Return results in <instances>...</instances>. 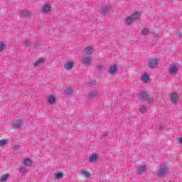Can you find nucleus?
Masks as SVG:
<instances>
[{
    "label": "nucleus",
    "mask_w": 182,
    "mask_h": 182,
    "mask_svg": "<svg viewBox=\"0 0 182 182\" xmlns=\"http://www.w3.org/2000/svg\"><path fill=\"white\" fill-rule=\"evenodd\" d=\"M4 46H5V44L0 42V52H2V50H4Z\"/></svg>",
    "instance_id": "2f4dec72"
},
{
    "label": "nucleus",
    "mask_w": 182,
    "mask_h": 182,
    "mask_svg": "<svg viewBox=\"0 0 182 182\" xmlns=\"http://www.w3.org/2000/svg\"><path fill=\"white\" fill-rule=\"evenodd\" d=\"M98 157H99V154H95L91 156H90V161H91L92 163H95V161L97 160Z\"/></svg>",
    "instance_id": "dca6fc26"
},
{
    "label": "nucleus",
    "mask_w": 182,
    "mask_h": 182,
    "mask_svg": "<svg viewBox=\"0 0 182 182\" xmlns=\"http://www.w3.org/2000/svg\"><path fill=\"white\" fill-rule=\"evenodd\" d=\"M19 172L21 173L22 174H25V173H26V171H28V169H26V168L25 167H21L18 169Z\"/></svg>",
    "instance_id": "a878e982"
},
{
    "label": "nucleus",
    "mask_w": 182,
    "mask_h": 182,
    "mask_svg": "<svg viewBox=\"0 0 182 182\" xmlns=\"http://www.w3.org/2000/svg\"><path fill=\"white\" fill-rule=\"evenodd\" d=\"M81 174H82V176H84V177H90V173L89 172H87V171H86V169H82L81 171Z\"/></svg>",
    "instance_id": "6ab92c4d"
},
{
    "label": "nucleus",
    "mask_w": 182,
    "mask_h": 182,
    "mask_svg": "<svg viewBox=\"0 0 182 182\" xmlns=\"http://www.w3.org/2000/svg\"><path fill=\"white\" fill-rule=\"evenodd\" d=\"M117 71V67L116 65H113L110 67V68L108 70L109 75H114Z\"/></svg>",
    "instance_id": "9b49d317"
},
{
    "label": "nucleus",
    "mask_w": 182,
    "mask_h": 182,
    "mask_svg": "<svg viewBox=\"0 0 182 182\" xmlns=\"http://www.w3.org/2000/svg\"><path fill=\"white\" fill-rule=\"evenodd\" d=\"M110 9V6H107L102 9V14H107V11Z\"/></svg>",
    "instance_id": "bb28decb"
},
{
    "label": "nucleus",
    "mask_w": 182,
    "mask_h": 182,
    "mask_svg": "<svg viewBox=\"0 0 182 182\" xmlns=\"http://www.w3.org/2000/svg\"><path fill=\"white\" fill-rule=\"evenodd\" d=\"M82 63H84L85 65H87L92 62V57H87L84 58L81 60Z\"/></svg>",
    "instance_id": "f8f14e48"
},
{
    "label": "nucleus",
    "mask_w": 182,
    "mask_h": 182,
    "mask_svg": "<svg viewBox=\"0 0 182 182\" xmlns=\"http://www.w3.org/2000/svg\"><path fill=\"white\" fill-rule=\"evenodd\" d=\"M73 66H75L74 62H68L64 65V68L67 70H72V69H73Z\"/></svg>",
    "instance_id": "20e7f679"
},
{
    "label": "nucleus",
    "mask_w": 182,
    "mask_h": 182,
    "mask_svg": "<svg viewBox=\"0 0 182 182\" xmlns=\"http://www.w3.org/2000/svg\"><path fill=\"white\" fill-rule=\"evenodd\" d=\"M133 22H134V21L132 18L131 16H128L125 19V23L127 25H132V23H133Z\"/></svg>",
    "instance_id": "f3484780"
},
{
    "label": "nucleus",
    "mask_w": 182,
    "mask_h": 182,
    "mask_svg": "<svg viewBox=\"0 0 182 182\" xmlns=\"http://www.w3.org/2000/svg\"><path fill=\"white\" fill-rule=\"evenodd\" d=\"M140 16H141V13H140L139 11H136L132 14L131 17L133 19V21H137V19H139Z\"/></svg>",
    "instance_id": "1a4fd4ad"
},
{
    "label": "nucleus",
    "mask_w": 182,
    "mask_h": 182,
    "mask_svg": "<svg viewBox=\"0 0 182 182\" xmlns=\"http://www.w3.org/2000/svg\"><path fill=\"white\" fill-rule=\"evenodd\" d=\"M168 168L166 166H161L157 173L158 177H163V176L167 174Z\"/></svg>",
    "instance_id": "f03ea898"
},
{
    "label": "nucleus",
    "mask_w": 182,
    "mask_h": 182,
    "mask_svg": "<svg viewBox=\"0 0 182 182\" xmlns=\"http://www.w3.org/2000/svg\"><path fill=\"white\" fill-rule=\"evenodd\" d=\"M73 92L72 91V89L71 88H68L65 92V95H72Z\"/></svg>",
    "instance_id": "c85d7f7f"
},
{
    "label": "nucleus",
    "mask_w": 182,
    "mask_h": 182,
    "mask_svg": "<svg viewBox=\"0 0 182 182\" xmlns=\"http://www.w3.org/2000/svg\"><path fill=\"white\" fill-rule=\"evenodd\" d=\"M43 63H45V58H40L33 64L34 68H38V66H41V65H43Z\"/></svg>",
    "instance_id": "9d476101"
},
{
    "label": "nucleus",
    "mask_w": 182,
    "mask_h": 182,
    "mask_svg": "<svg viewBox=\"0 0 182 182\" xmlns=\"http://www.w3.org/2000/svg\"><path fill=\"white\" fill-rule=\"evenodd\" d=\"M177 100H178V95H177V93H172L171 95V101L172 102V103H177Z\"/></svg>",
    "instance_id": "0eeeda50"
},
{
    "label": "nucleus",
    "mask_w": 182,
    "mask_h": 182,
    "mask_svg": "<svg viewBox=\"0 0 182 182\" xmlns=\"http://www.w3.org/2000/svg\"><path fill=\"white\" fill-rule=\"evenodd\" d=\"M92 50H93V47L88 46L85 48V53H87V55H92Z\"/></svg>",
    "instance_id": "a211bd4d"
},
{
    "label": "nucleus",
    "mask_w": 182,
    "mask_h": 182,
    "mask_svg": "<svg viewBox=\"0 0 182 182\" xmlns=\"http://www.w3.org/2000/svg\"><path fill=\"white\" fill-rule=\"evenodd\" d=\"M140 100H153V98L147 92H144L141 95Z\"/></svg>",
    "instance_id": "39448f33"
},
{
    "label": "nucleus",
    "mask_w": 182,
    "mask_h": 182,
    "mask_svg": "<svg viewBox=\"0 0 182 182\" xmlns=\"http://www.w3.org/2000/svg\"><path fill=\"white\" fill-rule=\"evenodd\" d=\"M63 177V173H59V172H57L55 173V178L59 180V179L62 178Z\"/></svg>",
    "instance_id": "393cba45"
},
{
    "label": "nucleus",
    "mask_w": 182,
    "mask_h": 182,
    "mask_svg": "<svg viewBox=\"0 0 182 182\" xmlns=\"http://www.w3.org/2000/svg\"><path fill=\"white\" fill-rule=\"evenodd\" d=\"M17 147H18V146H16V145L14 146V148H15V149H16Z\"/></svg>",
    "instance_id": "72a5a7b5"
},
{
    "label": "nucleus",
    "mask_w": 182,
    "mask_h": 182,
    "mask_svg": "<svg viewBox=\"0 0 182 182\" xmlns=\"http://www.w3.org/2000/svg\"><path fill=\"white\" fill-rule=\"evenodd\" d=\"M55 100H56L55 96H50L47 98V102L49 103V105H53Z\"/></svg>",
    "instance_id": "2eb2a0df"
},
{
    "label": "nucleus",
    "mask_w": 182,
    "mask_h": 182,
    "mask_svg": "<svg viewBox=\"0 0 182 182\" xmlns=\"http://www.w3.org/2000/svg\"><path fill=\"white\" fill-rule=\"evenodd\" d=\"M178 70V67H177V65H173L169 67L168 73H170L171 75H173L176 73Z\"/></svg>",
    "instance_id": "423d86ee"
},
{
    "label": "nucleus",
    "mask_w": 182,
    "mask_h": 182,
    "mask_svg": "<svg viewBox=\"0 0 182 182\" xmlns=\"http://www.w3.org/2000/svg\"><path fill=\"white\" fill-rule=\"evenodd\" d=\"M158 65L159 60L156 58L151 59L148 62V68H149V69H154V68H157Z\"/></svg>",
    "instance_id": "f257e3e1"
},
{
    "label": "nucleus",
    "mask_w": 182,
    "mask_h": 182,
    "mask_svg": "<svg viewBox=\"0 0 182 182\" xmlns=\"http://www.w3.org/2000/svg\"><path fill=\"white\" fill-rule=\"evenodd\" d=\"M139 112L140 113H146L147 112V107L144 105H141L139 107Z\"/></svg>",
    "instance_id": "aec40b11"
},
{
    "label": "nucleus",
    "mask_w": 182,
    "mask_h": 182,
    "mask_svg": "<svg viewBox=\"0 0 182 182\" xmlns=\"http://www.w3.org/2000/svg\"><path fill=\"white\" fill-rule=\"evenodd\" d=\"M24 166H26V167H31L32 166V160H31V159H29V158H26L24 160Z\"/></svg>",
    "instance_id": "ddd939ff"
},
{
    "label": "nucleus",
    "mask_w": 182,
    "mask_h": 182,
    "mask_svg": "<svg viewBox=\"0 0 182 182\" xmlns=\"http://www.w3.org/2000/svg\"><path fill=\"white\" fill-rule=\"evenodd\" d=\"M149 32H150L149 28H143L141 33H142V35H147V33H149Z\"/></svg>",
    "instance_id": "cd10ccee"
},
{
    "label": "nucleus",
    "mask_w": 182,
    "mask_h": 182,
    "mask_svg": "<svg viewBox=\"0 0 182 182\" xmlns=\"http://www.w3.org/2000/svg\"><path fill=\"white\" fill-rule=\"evenodd\" d=\"M22 126H23V122L21 119H18L14 124V129L18 130V129H20Z\"/></svg>",
    "instance_id": "7ed1b4c3"
},
{
    "label": "nucleus",
    "mask_w": 182,
    "mask_h": 182,
    "mask_svg": "<svg viewBox=\"0 0 182 182\" xmlns=\"http://www.w3.org/2000/svg\"><path fill=\"white\" fill-rule=\"evenodd\" d=\"M23 16L28 18V16H31V12L26 10H24L22 13Z\"/></svg>",
    "instance_id": "5701e85b"
},
{
    "label": "nucleus",
    "mask_w": 182,
    "mask_h": 182,
    "mask_svg": "<svg viewBox=\"0 0 182 182\" xmlns=\"http://www.w3.org/2000/svg\"><path fill=\"white\" fill-rule=\"evenodd\" d=\"M99 95L97 91H92L88 94V99H93V97H96Z\"/></svg>",
    "instance_id": "4468645a"
},
{
    "label": "nucleus",
    "mask_w": 182,
    "mask_h": 182,
    "mask_svg": "<svg viewBox=\"0 0 182 182\" xmlns=\"http://www.w3.org/2000/svg\"><path fill=\"white\" fill-rule=\"evenodd\" d=\"M179 142L182 143V137L179 139Z\"/></svg>",
    "instance_id": "473e14b6"
},
{
    "label": "nucleus",
    "mask_w": 182,
    "mask_h": 182,
    "mask_svg": "<svg viewBox=\"0 0 182 182\" xmlns=\"http://www.w3.org/2000/svg\"><path fill=\"white\" fill-rule=\"evenodd\" d=\"M5 144H6V140L3 139L0 141V147L1 146H5Z\"/></svg>",
    "instance_id": "c756f323"
},
{
    "label": "nucleus",
    "mask_w": 182,
    "mask_h": 182,
    "mask_svg": "<svg viewBox=\"0 0 182 182\" xmlns=\"http://www.w3.org/2000/svg\"><path fill=\"white\" fill-rule=\"evenodd\" d=\"M146 171V166L143 165L138 169L139 174H141Z\"/></svg>",
    "instance_id": "412c9836"
},
{
    "label": "nucleus",
    "mask_w": 182,
    "mask_h": 182,
    "mask_svg": "<svg viewBox=\"0 0 182 182\" xmlns=\"http://www.w3.org/2000/svg\"><path fill=\"white\" fill-rule=\"evenodd\" d=\"M8 177H9V175H8V174H4V175L1 176V177L0 181H1V182H5V181H6V180H8Z\"/></svg>",
    "instance_id": "4be33fe9"
},
{
    "label": "nucleus",
    "mask_w": 182,
    "mask_h": 182,
    "mask_svg": "<svg viewBox=\"0 0 182 182\" xmlns=\"http://www.w3.org/2000/svg\"><path fill=\"white\" fill-rule=\"evenodd\" d=\"M149 75L147 74H144L142 76V80L143 82H149Z\"/></svg>",
    "instance_id": "b1692460"
},
{
    "label": "nucleus",
    "mask_w": 182,
    "mask_h": 182,
    "mask_svg": "<svg viewBox=\"0 0 182 182\" xmlns=\"http://www.w3.org/2000/svg\"><path fill=\"white\" fill-rule=\"evenodd\" d=\"M24 46H29L31 45V41L29 40H26V42L23 43Z\"/></svg>",
    "instance_id": "7c9ffc66"
},
{
    "label": "nucleus",
    "mask_w": 182,
    "mask_h": 182,
    "mask_svg": "<svg viewBox=\"0 0 182 182\" xmlns=\"http://www.w3.org/2000/svg\"><path fill=\"white\" fill-rule=\"evenodd\" d=\"M41 11L43 12V14H48V12L50 11V5L49 4H45L42 7Z\"/></svg>",
    "instance_id": "6e6552de"
}]
</instances>
